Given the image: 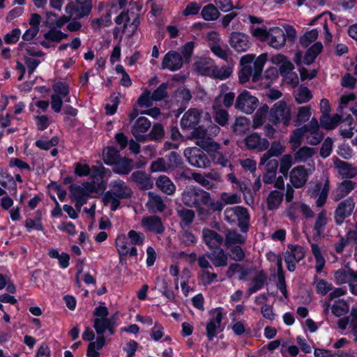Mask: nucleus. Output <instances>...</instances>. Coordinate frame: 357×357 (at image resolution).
I'll return each instance as SVG.
<instances>
[{"mask_svg":"<svg viewBox=\"0 0 357 357\" xmlns=\"http://www.w3.org/2000/svg\"><path fill=\"white\" fill-rule=\"evenodd\" d=\"M266 61V55L264 54L258 57H256L252 54L243 56L240 60L241 68L238 71V75L239 82L245 84L251 77L254 82L259 81Z\"/></svg>","mask_w":357,"mask_h":357,"instance_id":"nucleus-1","label":"nucleus"},{"mask_svg":"<svg viewBox=\"0 0 357 357\" xmlns=\"http://www.w3.org/2000/svg\"><path fill=\"white\" fill-rule=\"evenodd\" d=\"M110 190L107 191L102 197L104 205H110V209L116 211L120 205L121 199L131 198L132 190L123 180L117 179L109 184Z\"/></svg>","mask_w":357,"mask_h":357,"instance_id":"nucleus-2","label":"nucleus"},{"mask_svg":"<svg viewBox=\"0 0 357 357\" xmlns=\"http://www.w3.org/2000/svg\"><path fill=\"white\" fill-rule=\"evenodd\" d=\"M209 192L195 186H186L181 193V201L188 207L201 208L202 204H207Z\"/></svg>","mask_w":357,"mask_h":357,"instance_id":"nucleus-3","label":"nucleus"},{"mask_svg":"<svg viewBox=\"0 0 357 357\" xmlns=\"http://www.w3.org/2000/svg\"><path fill=\"white\" fill-rule=\"evenodd\" d=\"M291 119V107L284 100L275 102L269 111V121L275 126L282 123L284 126H289Z\"/></svg>","mask_w":357,"mask_h":357,"instance_id":"nucleus-4","label":"nucleus"},{"mask_svg":"<svg viewBox=\"0 0 357 357\" xmlns=\"http://www.w3.org/2000/svg\"><path fill=\"white\" fill-rule=\"evenodd\" d=\"M117 24L124 23L123 32L128 36H132L139 25V14L135 8L128 9L126 12H121L115 19Z\"/></svg>","mask_w":357,"mask_h":357,"instance_id":"nucleus-5","label":"nucleus"},{"mask_svg":"<svg viewBox=\"0 0 357 357\" xmlns=\"http://www.w3.org/2000/svg\"><path fill=\"white\" fill-rule=\"evenodd\" d=\"M259 105V100L257 97L244 90L237 96L234 107L237 110L246 114H252Z\"/></svg>","mask_w":357,"mask_h":357,"instance_id":"nucleus-6","label":"nucleus"},{"mask_svg":"<svg viewBox=\"0 0 357 357\" xmlns=\"http://www.w3.org/2000/svg\"><path fill=\"white\" fill-rule=\"evenodd\" d=\"M356 202L352 197L341 199L334 211V220L337 225H341L346 218L354 213Z\"/></svg>","mask_w":357,"mask_h":357,"instance_id":"nucleus-7","label":"nucleus"},{"mask_svg":"<svg viewBox=\"0 0 357 357\" xmlns=\"http://www.w3.org/2000/svg\"><path fill=\"white\" fill-rule=\"evenodd\" d=\"M92 7V1L70 2L66 6V13L69 16V19L72 17L81 19L90 14Z\"/></svg>","mask_w":357,"mask_h":357,"instance_id":"nucleus-8","label":"nucleus"},{"mask_svg":"<svg viewBox=\"0 0 357 357\" xmlns=\"http://www.w3.org/2000/svg\"><path fill=\"white\" fill-rule=\"evenodd\" d=\"M305 257V250L302 246L289 245L288 250L284 252V261L287 264V269L292 272L296 268V263L300 261Z\"/></svg>","mask_w":357,"mask_h":357,"instance_id":"nucleus-9","label":"nucleus"},{"mask_svg":"<svg viewBox=\"0 0 357 357\" xmlns=\"http://www.w3.org/2000/svg\"><path fill=\"white\" fill-rule=\"evenodd\" d=\"M151 126V121L144 116L137 118L131 127V133L138 142L149 140L146 132Z\"/></svg>","mask_w":357,"mask_h":357,"instance_id":"nucleus-10","label":"nucleus"},{"mask_svg":"<svg viewBox=\"0 0 357 357\" xmlns=\"http://www.w3.org/2000/svg\"><path fill=\"white\" fill-rule=\"evenodd\" d=\"M310 169H307L303 165H298L294 167L289 172V181L292 186L296 188H301L306 184Z\"/></svg>","mask_w":357,"mask_h":357,"instance_id":"nucleus-11","label":"nucleus"},{"mask_svg":"<svg viewBox=\"0 0 357 357\" xmlns=\"http://www.w3.org/2000/svg\"><path fill=\"white\" fill-rule=\"evenodd\" d=\"M229 43L237 52H246L251 45L250 37L242 32L234 31L230 34Z\"/></svg>","mask_w":357,"mask_h":357,"instance_id":"nucleus-12","label":"nucleus"},{"mask_svg":"<svg viewBox=\"0 0 357 357\" xmlns=\"http://www.w3.org/2000/svg\"><path fill=\"white\" fill-rule=\"evenodd\" d=\"M222 317V312L220 309H216L212 313V317L206 326V335L209 341L213 340L219 333L222 331L221 327Z\"/></svg>","mask_w":357,"mask_h":357,"instance_id":"nucleus-13","label":"nucleus"},{"mask_svg":"<svg viewBox=\"0 0 357 357\" xmlns=\"http://www.w3.org/2000/svg\"><path fill=\"white\" fill-rule=\"evenodd\" d=\"M333 166L338 175L345 179H351L357 176V167L335 157L333 159Z\"/></svg>","mask_w":357,"mask_h":357,"instance_id":"nucleus-14","label":"nucleus"},{"mask_svg":"<svg viewBox=\"0 0 357 357\" xmlns=\"http://www.w3.org/2000/svg\"><path fill=\"white\" fill-rule=\"evenodd\" d=\"M117 321V313L109 318H96L93 320V328L98 335H102L108 331L110 335L115 333V326Z\"/></svg>","mask_w":357,"mask_h":357,"instance_id":"nucleus-15","label":"nucleus"},{"mask_svg":"<svg viewBox=\"0 0 357 357\" xmlns=\"http://www.w3.org/2000/svg\"><path fill=\"white\" fill-rule=\"evenodd\" d=\"M69 189L71 200L87 201L90 193L93 192L95 186L91 183L86 182L83 183V186L72 184Z\"/></svg>","mask_w":357,"mask_h":357,"instance_id":"nucleus-16","label":"nucleus"},{"mask_svg":"<svg viewBox=\"0 0 357 357\" xmlns=\"http://www.w3.org/2000/svg\"><path fill=\"white\" fill-rule=\"evenodd\" d=\"M202 239L211 250L221 248L222 244L224 243V236L209 228H204L202 229Z\"/></svg>","mask_w":357,"mask_h":357,"instance_id":"nucleus-17","label":"nucleus"},{"mask_svg":"<svg viewBox=\"0 0 357 357\" xmlns=\"http://www.w3.org/2000/svg\"><path fill=\"white\" fill-rule=\"evenodd\" d=\"M357 186L356 182L351 179H344L337 183L335 190L332 193V199L334 202H339L346 197Z\"/></svg>","mask_w":357,"mask_h":357,"instance_id":"nucleus-18","label":"nucleus"},{"mask_svg":"<svg viewBox=\"0 0 357 357\" xmlns=\"http://www.w3.org/2000/svg\"><path fill=\"white\" fill-rule=\"evenodd\" d=\"M128 181L135 183L139 189L150 190L153 186L151 176L144 171L137 170L132 173Z\"/></svg>","mask_w":357,"mask_h":357,"instance_id":"nucleus-19","label":"nucleus"},{"mask_svg":"<svg viewBox=\"0 0 357 357\" xmlns=\"http://www.w3.org/2000/svg\"><path fill=\"white\" fill-rule=\"evenodd\" d=\"M244 142L248 149H257L258 151H266L270 146L269 142L266 138L261 137L257 132L248 135L244 139Z\"/></svg>","mask_w":357,"mask_h":357,"instance_id":"nucleus-20","label":"nucleus"},{"mask_svg":"<svg viewBox=\"0 0 357 357\" xmlns=\"http://www.w3.org/2000/svg\"><path fill=\"white\" fill-rule=\"evenodd\" d=\"M189 139H196L195 144L204 150L209 147L212 143L215 142L209 137L207 130L203 126L195 128Z\"/></svg>","mask_w":357,"mask_h":357,"instance_id":"nucleus-21","label":"nucleus"},{"mask_svg":"<svg viewBox=\"0 0 357 357\" xmlns=\"http://www.w3.org/2000/svg\"><path fill=\"white\" fill-rule=\"evenodd\" d=\"M221 146L218 142H214L208 147L206 151L213 162L215 165H221L222 167H227L229 163L226 153H223L220 151Z\"/></svg>","mask_w":357,"mask_h":357,"instance_id":"nucleus-22","label":"nucleus"},{"mask_svg":"<svg viewBox=\"0 0 357 357\" xmlns=\"http://www.w3.org/2000/svg\"><path fill=\"white\" fill-rule=\"evenodd\" d=\"M201 111L196 108H190L183 116L181 126L183 129H194L201 119Z\"/></svg>","mask_w":357,"mask_h":357,"instance_id":"nucleus-23","label":"nucleus"},{"mask_svg":"<svg viewBox=\"0 0 357 357\" xmlns=\"http://www.w3.org/2000/svg\"><path fill=\"white\" fill-rule=\"evenodd\" d=\"M266 43L276 50L282 48L286 43V36L284 31L279 27L269 29V34Z\"/></svg>","mask_w":357,"mask_h":357,"instance_id":"nucleus-24","label":"nucleus"},{"mask_svg":"<svg viewBox=\"0 0 357 357\" xmlns=\"http://www.w3.org/2000/svg\"><path fill=\"white\" fill-rule=\"evenodd\" d=\"M183 66L181 55L174 51H170L166 54L162 59V68H167L172 71L179 70Z\"/></svg>","mask_w":357,"mask_h":357,"instance_id":"nucleus-25","label":"nucleus"},{"mask_svg":"<svg viewBox=\"0 0 357 357\" xmlns=\"http://www.w3.org/2000/svg\"><path fill=\"white\" fill-rule=\"evenodd\" d=\"M247 237L238 233L236 229H227L224 236V245L226 248L230 247L244 245L246 242Z\"/></svg>","mask_w":357,"mask_h":357,"instance_id":"nucleus-26","label":"nucleus"},{"mask_svg":"<svg viewBox=\"0 0 357 357\" xmlns=\"http://www.w3.org/2000/svg\"><path fill=\"white\" fill-rule=\"evenodd\" d=\"M259 165H264V172L262 176L263 182L265 184H273L277 176L278 161L276 159H273L264 164L259 162Z\"/></svg>","mask_w":357,"mask_h":357,"instance_id":"nucleus-27","label":"nucleus"},{"mask_svg":"<svg viewBox=\"0 0 357 357\" xmlns=\"http://www.w3.org/2000/svg\"><path fill=\"white\" fill-rule=\"evenodd\" d=\"M112 165V170L114 173L128 175L134 168V161L126 157H120Z\"/></svg>","mask_w":357,"mask_h":357,"instance_id":"nucleus-28","label":"nucleus"},{"mask_svg":"<svg viewBox=\"0 0 357 357\" xmlns=\"http://www.w3.org/2000/svg\"><path fill=\"white\" fill-rule=\"evenodd\" d=\"M229 87L226 84H222L219 87V95L215 98L214 103L222 102L225 107L229 108L234 102L235 93L234 92H229Z\"/></svg>","mask_w":357,"mask_h":357,"instance_id":"nucleus-29","label":"nucleus"},{"mask_svg":"<svg viewBox=\"0 0 357 357\" xmlns=\"http://www.w3.org/2000/svg\"><path fill=\"white\" fill-rule=\"evenodd\" d=\"M142 225L147 230L155 234H162L165 230L162 220L158 216L153 215L144 218Z\"/></svg>","mask_w":357,"mask_h":357,"instance_id":"nucleus-30","label":"nucleus"},{"mask_svg":"<svg viewBox=\"0 0 357 357\" xmlns=\"http://www.w3.org/2000/svg\"><path fill=\"white\" fill-rule=\"evenodd\" d=\"M176 213L180 219V225L181 227H189L195 218V212L190 208H185L180 205L176 208Z\"/></svg>","mask_w":357,"mask_h":357,"instance_id":"nucleus-31","label":"nucleus"},{"mask_svg":"<svg viewBox=\"0 0 357 357\" xmlns=\"http://www.w3.org/2000/svg\"><path fill=\"white\" fill-rule=\"evenodd\" d=\"M155 185L162 192L167 195H174L176 190V185L166 175L159 176L156 178Z\"/></svg>","mask_w":357,"mask_h":357,"instance_id":"nucleus-32","label":"nucleus"},{"mask_svg":"<svg viewBox=\"0 0 357 357\" xmlns=\"http://www.w3.org/2000/svg\"><path fill=\"white\" fill-rule=\"evenodd\" d=\"M284 146L279 142L274 141L272 142L270 149L268 148L260 158V163L264 164L267 161H270L272 157H278L284 152Z\"/></svg>","mask_w":357,"mask_h":357,"instance_id":"nucleus-33","label":"nucleus"},{"mask_svg":"<svg viewBox=\"0 0 357 357\" xmlns=\"http://www.w3.org/2000/svg\"><path fill=\"white\" fill-rule=\"evenodd\" d=\"M207 257L215 267H225L228 264V255L221 248L212 250Z\"/></svg>","mask_w":357,"mask_h":357,"instance_id":"nucleus-34","label":"nucleus"},{"mask_svg":"<svg viewBox=\"0 0 357 357\" xmlns=\"http://www.w3.org/2000/svg\"><path fill=\"white\" fill-rule=\"evenodd\" d=\"M250 121L245 116H238L231 126V130L236 135H243L250 130Z\"/></svg>","mask_w":357,"mask_h":357,"instance_id":"nucleus-35","label":"nucleus"},{"mask_svg":"<svg viewBox=\"0 0 357 357\" xmlns=\"http://www.w3.org/2000/svg\"><path fill=\"white\" fill-rule=\"evenodd\" d=\"M149 201L147 206L153 212H163L166 208V204L160 195H156L153 192H149Z\"/></svg>","mask_w":357,"mask_h":357,"instance_id":"nucleus-36","label":"nucleus"},{"mask_svg":"<svg viewBox=\"0 0 357 357\" xmlns=\"http://www.w3.org/2000/svg\"><path fill=\"white\" fill-rule=\"evenodd\" d=\"M188 160L191 165L199 168H206L210 165L208 156L201 151L192 153Z\"/></svg>","mask_w":357,"mask_h":357,"instance_id":"nucleus-37","label":"nucleus"},{"mask_svg":"<svg viewBox=\"0 0 357 357\" xmlns=\"http://www.w3.org/2000/svg\"><path fill=\"white\" fill-rule=\"evenodd\" d=\"M238 226L242 233L246 234L249 229L250 215L246 208L238 206L236 218Z\"/></svg>","mask_w":357,"mask_h":357,"instance_id":"nucleus-38","label":"nucleus"},{"mask_svg":"<svg viewBox=\"0 0 357 357\" xmlns=\"http://www.w3.org/2000/svg\"><path fill=\"white\" fill-rule=\"evenodd\" d=\"M351 243L357 248V231L355 230H350L346 236L341 237L339 241L335 244V250L337 253H342L346 245Z\"/></svg>","mask_w":357,"mask_h":357,"instance_id":"nucleus-39","label":"nucleus"},{"mask_svg":"<svg viewBox=\"0 0 357 357\" xmlns=\"http://www.w3.org/2000/svg\"><path fill=\"white\" fill-rule=\"evenodd\" d=\"M213 61L209 59H199L193 65L194 70L199 74L210 77Z\"/></svg>","mask_w":357,"mask_h":357,"instance_id":"nucleus-40","label":"nucleus"},{"mask_svg":"<svg viewBox=\"0 0 357 357\" xmlns=\"http://www.w3.org/2000/svg\"><path fill=\"white\" fill-rule=\"evenodd\" d=\"M284 194L277 190H271L266 198L267 208L270 211L277 209L281 204Z\"/></svg>","mask_w":357,"mask_h":357,"instance_id":"nucleus-41","label":"nucleus"},{"mask_svg":"<svg viewBox=\"0 0 357 357\" xmlns=\"http://www.w3.org/2000/svg\"><path fill=\"white\" fill-rule=\"evenodd\" d=\"M233 73V68L229 66L218 67L213 63L210 77L220 80L229 78Z\"/></svg>","mask_w":357,"mask_h":357,"instance_id":"nucleus-42","label":"nucleus"},{"mask_svg":"<svg viewBox=\"0 0 357 357\" xmlns=\"http://www.w3.org/2000/svg\"><path fill=\"white\" fill-rule=\"evenodd\" d=\"M342 115L335 114L333 116L322 115L320 118V124L322 128L326 130H333L340 123Z\"/></svg>","mask_w":357,"mask_h":357,"instance_id":"nucleus-43","label":"nucleus"},{"mask_svg":"<svg viewBox=\"0 0 357 357\" xmlns=\"http://www.w3.org/2000/svg\"><path fill=\"white\" fill-rule=\"evenodd\" d=\"M267 281V275L264 271H259L252 279V285L248 289V296L261 289Z\"/></svg>","mask_w":357,"mask_h":357,"instance_id":"nucleus-44","label":"nucleus"},{"mask_svg":"<svg viewBox=\"0 0 357 357\" xmlns=\"http://www.w3.org/2000/svg\"><path fill=\"white\" fill-rule=\"evenodd\" d=\"M316 153L314 148L309 146H303L300 148L294 155V159L296 162H305L311 158Z\"/></svg>","mask_w":357,"mask_h":357,"instance_id":"nucleus-45","label":"nucleus"},{"mask_svg":"<svg viewBox=\"0 0 357 357\" xmlns=\"http://www.w3.org/2000/svg\"><path fill=\"white\" fill-rule=\"evenodd\" d=\"M328 222V218L327 216V212L326 210H322L317 214L314 225V229L316 231L317 236H320L322 234Z\"/></svg>","mask_w":357,"mask_h":357,"instance_id":"nucleus-46","label":"nucleus"},{"mask_svg":"<svg viewBox=\"0 0 357 357\" xmlns=\"http://www.w3.org/2000/svg\"><path fill=\"white\" fill-rule=\"evenodd\" d=\"M214 110V120L220 126H225L228 124L229 119V114L227 110L216 107L215 105H213Z\"/></svg>","mask_w":357,"mask_h":357,"instance_id":"nucleus-47","label":"nucleus"},{"mask_svg":"<svg viewBox=\"0 0 357 357\" xmlns=\"http://www.w3.org/2000/svg\"><path fill=\"white\" fill-rule=\"evenodd\" d=\"M275 59L280 64L279 71L281 75L287 76L294 70L293 63L285 56L278 54Z\"/></svg>","mask_w":357,"mask_h":357,"instance_id":"nucleus-48","label":"nucleus"},{"mask_svg":"<svg viewBox=\"0 0 357 357\" xmlns=\"http://www.w3.org/2000/svg\"><path fill=\"white\" fill-rule=\"evenodd\" d=\"M356 271L351 268L340 269L334 273V277L337 284H342L349 282Z\"/></svg>","mask_w":357,"mask_h":357,"instance_id":"nucleus-49","label":"nucleus"},{"mask_svg":"<svg viewBox=\"0 0 357 357\" xmlns=\"http://www.w3.org/2000/svg\"><path fill=\"white\" fill-rule=\"evenodd\" d=\"M312 252L314 257L315 259V269L317 273H321L323 271V268L326 264V260L324 257H323L321 250L318 245L317 244H312Z\"/></svg>","mask_w":357,"mask_h":357,"instance_id":"nucleus-50","label":"nucleus"},{"mask_svg":"<svg viewBox=\"0 0 357 357\" xmlns=\"http://www.w3.org/2000/svg\"><path fill=\"white\" fill-rule=\"evenodd\" d=\"M102 155L105 163L109 165H112L121 157L119 151L112 146L105 149Z\"/></svg>","mask_w":357,"mask_h":357,"instance_id":"nucleus-51","label":"nucleus"},{"mask_svg":"<svg viewBox=\"0 0 357 357\" xmlns=\"http://www.w3.org/2000/svg\"><path fill=\"white\" fill-rule=\"evenodd\" d=\"M294 96L296 102L299 104L307 102L312 98L310 89L303 86H299L294 92Z\"/></svg>","mask_w":357,"mask_h":357,"instance_id":"nucleus-52","label":"nucleus"},{"mask_svg":"<svg viewBox=\"0 0 357 357\" xmlns=\"http://www.w3.org/2000/svg\"><path fill=\"white\" fill-rule=\"evenodd\" d=\"M202 15L204 20L209 21L217 20L220 13L215 5L208 4L202 10Z\"/></svg>","mask_w":357,"mask_h":357,"instance_id":"nucleus-53","label":"nucleus"},{"mask_svg":"<svg viewBox=\"0 0 357 357\" xmlns=\"http://www.w3.org/2000/svg\"><path fill=\"white\" fill-rule=\"evenodd\" d=\"M174 97L177 102L184 105L191 100L192 95L189 89L180 87L175 91Z\"/></svg>","mask_w":357,"mask_h":357,"instance_id":"nucleus-54","label":"nucleus"},{"mask_svg":"<svg viewBox=\"0 0 357 357\" xmlns=\"http://www.w3.org/2000/svg\"><path fill=\"white\" fill-rule=\"evenodd\" d=\"M106 174V169L102 165L93 166L91 169V176L93 179L91 183L95 186L96 183L102 182Z\"/></svg>","mask_w":357,"mask_h":357,"instance_id":"nucleus-55","label":"nucleus"},{"mask_svg":"<svg viewBox=\"0 0 357 357\" xmlns=\"http://www.w3.org/2000/svg\"><path fill=\"white\" fill-rule=\"evenodd\" d=\"M167 161L163 158H158L153 161L150 165L149 171L151 172H167L169 171Z\"/></svg>","mask_w":357,"mask_h":357,"instance_id":"nucleus-56","label":"nucleus"},{"mask_svg":"<svg viewBox=\"0 0 357 357\" xmlns=\"http://www.w3.org/2000/svg\"><path fill=\"white\" fill-rule=\"evenodd\" d=\"M349 312V305L343 300L336 301L332 306V312L336 317H341Z\"/></svg>","mask_w":357,"mask_h":357,"instance_id":"nucleus-57","label":"nucleus"},{"mask_svg":"<svg viewBox=\"0 0 357 357\" xmlns=\"http://www.w3.org/2000/svg\"><path fill=\"white\" fill-rule=\"evenodd\" d=\"M305 134L306 133L302 128H298L294 130L290 138V143L293 150H296L301 146L302 143V138Z\"/></svg>","mask_w":357,"mask_h":357,"instance_id":"nucleus-58","label":"nucleus"},{"mask_svg":"<svg viewBox=\"0 0 357 357\" xmlns=\"http://www.w3.org/2000/svg\"><path fill=\"white\" fill-rule=\"evenodd\" d=\"M167 164L169 169L172 170L181 167L183 161L181 155L178 153L172 151L167 156Z\"/></svg>","mask_w":357,"mask_h":357,"instance_id":"nucleus-59","label":"nucleus"},{"mask_svg":"<svg viewBox=\"0 0 357 357\" xmlns=\"http://www.w3.org/2000/svg\"><path fill=\"white\" fill-rule=\"evenodd\" d=\"M210 49L211 52L218 57L227 61L229 57V48H222L218 43L214 42L210 45Z\"/></svg>","mask_w":357,"mask_h":357,"instance_id":"nucleus-60","label":"nucleus"},{"mask_svg":"<svg viewBox=\"0 0 357 357\" xmlns=\"http://www.w3.org/2000/svg\"><path fill=\"white\" fill-rule=\"evenodd\" d=\"M293 158L290 154H285L282 156L280 160V172L287 176L288 172L293 164Z\"/></svg>","mask_w":357,"mask_h":357,"instance_id":"nucleus-61","label":"nucleus"},{"mask_svg":"<svg viewBox=\"0 0 357 357\" xmlns=\"http://www.w3.org/2000/svg\"><path fill=\"white\" fill-rule=\"evenodd\" d=\"M243 245H238L227 248L229 252L230 257L236 261H242L245 257V254L242 248Z\"/></svg>","mask_w":357,"mask_h":357,"instance_id":"nucleus-62","label":"nucleus"},{"mask_svg":"<svg viewBox=\"0 0 357 357\" xmlns=\"http://www.w3.org/2000/svg\"><path fill=\"white\" fill-rule=\"evenodd\" d=\"M116 247L120 255H127L128 254L129 244L126 235H121L116 238Z\"/></svg>","mask_w":357,"mask_h":357,"instance_id":"nucleus-63","label":"nucleus"},{"mask_svg":"<svg viewBox=\"0 0 357 357\" xmlns=\"http://www.w3.org/2000/svg\"><path fill=\"white\" fill-rule=\"evenodd\" d=\"M318 37V31L312 29L306 32L301 38L300 44L303 47H308L312 42H314Z\"/></svg>","mask_w":357,"mask_h":357,"instance_id":"nucleus-64","label":"nucleus"}]
</instances>
